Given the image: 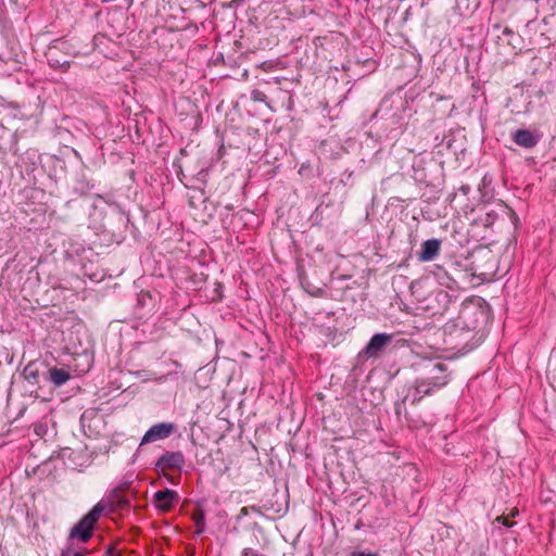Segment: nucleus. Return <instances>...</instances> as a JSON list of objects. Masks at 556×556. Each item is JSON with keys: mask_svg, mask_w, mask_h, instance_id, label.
Wrapping results in <instances>:
<instances>
[{"mask_svg": "<svg viewBox=\"0 0 556 556\" xmlns=\"http://www.w3.org/2000/svg\"><path fill=\"white\" fill-rule=\"evenodd\" d=\"M485 321L484 311L476 305H464L456 318L445 323L442 328L443 343L446 349L469 352L479 344L471 342L479 327Z\"/></svg>", "mask_w": 556, "mask_h": 556, "instance_id": "nucleus-1", "label": "nucleus"}, {"mask_svg": "<svg viewBox=\"0 0 556 556\" xmlns=\"http://www.w3.org/2000/svg\"><path fill=\"white\" fill-rule=\"evenodd\" d=\"M416 369L419 376L415 381V390L420 395L419 397H414L413 403H416L425 395H429L433 388L446 386L450 380L447 365L441 361L422 359L416 364Z\"/></svg>", "mask_w": 556, "mask_h": 556, "instance_id": "nucleus-2", "label": "nucleus"}, {"mask_svg": "<svg viewBox=\"0 0 556 556\" xmlns=\"http://www.w3.org/2000/svg\"><path fill=\"white\" fill-rule=\"evenodd\" d=\"M104 510L102 502L97 503L91 510L85 515L70 531L71 539H78L83 543H87L92 534L96 523Z\"/></svg>", "mask_w": 556, "mask_h": 556, "instance_id": "nucleus-3", "label": "nucleus"}, {"mask_svg": "<svg viewBox=\"0 0 556 556\" xmlns=\"http://www.w3.org/2000/svg\"><path fill=\"white\" fill-rule=\"evenodd\" d=\"M392 342V334L384 332L376 333L371 337L366 346L359 352V357L376 358L380 356L383 350Z\"/></svg>", "mask_w": 556, "mask_h": 556, "instance_id": "nucleus-4", "label": "nucleus"}, {"mask_svg": "<svg viewBox=\"0 0 556 556\" xmlns=\"http://www.w3.org/2000/svg\"><path fill=\"white\" fill-rule=\"evenodd\" d=\"M426 301H427V304H426L425 308L431 311L432 315H438V314L443 315L447 311V308L452 302V296L448 294L447 291L439 289V290L432 291L428 295Z\"/></svg>", "mask_w": 556, "mask_h": 556, "instance_id": "nucleus-5", "label": "nucleus"}, {"mask_svg": "<svg viewBox=\"0 0 556 556\" xmlns=\"http://www.w3.org/2000/svg\"><path fill=\"white\" fill-rule=\"evenodd\" d=\"M175 430L176 426L173 422L155 424L147 430L143 438L141 439L140 445L167 439L174 433Z\"/></svg>", "mask_w": 556, "mask_h": 556, "instance_id": "nucleus-6", "label": "nucleus"}, {"mask_svg": "<svg viewBox=\"0 0 556 556\" xmlns=\"http://www.w3.org/2000/svg\"><path fill=\"white\" fill-rule=\"evenodd\" d=\"M153 502L159 510L168 511L179 502V496L175 490H160L154 493Z\"/></svg>", "mask_w": 556, "mask_h": 556, "instance_id": "nucleus-7", "label": "nucleus"}, {"mask_svg": "<svg viewBox=\"0 0 556 556\" xmlns=\"http://www.w3.org/2000/svg\"><path fill=\"white\" fill-rule=\"evenodd\" d=\"M442 241L440 239H428L421 243L417 258L420 263L434 261L441 252Z\"/></svg>", "mask_w": 556, "mask_h": 556, "instance_id": "nucleus-8", "label": "nucleus"}, {"mask_svg": "<svg viewBox=\"0 0 556 556\" xmlns=\"http://www.w3.org/2000/svg\"><path fill=\"white\" fill-rule=\"evenodd\" d=\"M185 465V456L181 452H165L160 456L155 466L162 471L165 469L181 470Z\"/></svg>", "mask_w": 556, "mask_h": 556, "instance_id": "nucleus-9", "label": "nucleus"}, {"mask_svg": "<svg viewBox=\"0 0 556 556\" xmlns=\"http://www.w3.org/2000/svg\"><path fill=\"white\" fill-rule=\"evenodd\" d=\"M130 488V482H122L115 489H113L109 496L108 502L109 505L114 508H125L130 505L129 497L125 494Z\"/></svg>", "mask_w": 556, "mask_h": 556, "instance_id": "nucleus-10", "label": "nucleus"}, {"mask_svg": "<svg viewBox=\"0 0 556 556\" xmlns=\"http://www.w3.org/2000/svg\"><path fill=\"white\" fill-rule=\"evenodd\" d=\"M511 138L517 146L525 149H533L540 141V136L529 129H517Z\"/></svg>", "mask_w": 556, "mask_h": 556, "instance_id": "nucleus-11", "label": "nucleus"}, {"mask_svg": "<svg viewBox=\"0 0 556 556\" xmlns=\"http://www.w3.org/2000/svg\"><path fill=\"white\" fill-rule=\"evenodd\" d=\"M46 378L55 387H61L71 379V374L66 369L52 367L48 369Z\"/></svg>", "mask_w": 556, "mask_h": 556, "instance_id": "nucleus-12", "label": "nucleus"}, {"mask_svg": "<svg viewBox=\"0 0 556 556\" xmlns=\"http://www.w3.org/2000/svg\"><path fill=\"white\" fill-rule=\"evenodd\" d=\"M93 187L94 185L84 174L76 179L75 191L80 195L87 194Z\"/></svg>", "mask_w": 556, "mask_h": 556, "instance_id": "nucleus-13", "label": "nucleus"}, {"mask_svg": "<svg viewBox=\"0 0 556 556\" xmlns=\"http://www.w3.org/2000/svg\"><path fill=\"white\" fill-rule=\"evenodd\" d=\"M23 376L27 382L33 383V384L37 383L38 377H39V371H38L36 364L29 363L28 365H26L23 370Z\"/></svg>", "mask_w": 556, "mask_h": 556, "instance_id": "nucleus-14", "label": "nucleus"}, {"mask_svg": "<svg viewBox=\"0 0 556 556\" xmlns=\"http://www.w3.org/2000/svg\"><path fill=\"white\" fill-rule=\"evenodd\" d=\"M498 215L494 210H490L485 212L483 215H481L476 223L481 224L483 227H491L495 220L497 219Z\"/></svg>", "mask_w": 556, "mask_h": 556, "instance_id": "nucleus-15", "label": "nucleus"}, {"mask_svg": "<svg viewBox=\"0 0 556 556\" xmlns=\"http://www.w3.org/2000/svg\"><path fill=\"white\" fill-rule=\"evenodd\" d=\"M193 521L197 527L195 534L201 535L205 531V514H204V511L200 510L197 514H194Z\"/></svg>", "mask_w": 556, "mask_h": 556, "instance_id": "nucleus-16", "label": "nucleus"}, {"mask_svg": "<svg viewBox=\"0 0 556 556\" xmlns=\"http://www.w3.org/2000/svg\"><path fill=\"white\" fill-rule=\"evenodd\" d=\"M26 157L29 160L30 165L27 166L25 168V170L27 173L34 172L36 169V167H37V164H38V161H39V155L35 151H33V152H27L26 153Z\"/></svg>", "mask_w": 556, "mask_h": 556, "instance_id": "nucleus-17", "label": "nucleus"}, {"mask_svg": "<svg viewBox=\"0 0 556 556\" xmlns=\"http://www.w3.org/2000/svg\"><path fill=\"white\" fill-rule=\"evenodd\" d=\"M251 99L254 102H265L267 97H266V94L263 91H261L258 89H254L251 92Z\"/></svg>", "mask_w": 556, "mask_h": 556, "instance_id": "nucleus-18", "label": "nucleus"}, {"mask_svg": "<svg viewBox=\"0 0 556 556\" xmlns=\"http://www.w3.org/2000/svg\"><path fill=\"white\" fill-rule=\"evenodd\" d=\"M350 556H378V554L372 552H363L355 549L351 552Z\"/></svg>", "mask_w": 556, "mask_h": 556, "instance_id": "nucleus-19", "label": "nucleus"}, {"mask_svg": "<svg viewBox=\"0 0 556 556\" xmlns=\"http://www.w3.org/2000/svg\"><path fill=\"white\" fill-rule=\"evenodd\" d=\"M241 556H262L257 551L253 548H244Z\"/></svg>", "mask_w": 556, "mask_h": 556, "instance_id": "nucleus-20", "label": "nucleus"}, {"mask_svg": "<svg viewBox=\"0 0 556 556\" xmlns=\"http://www.w3.org/2000/svg\"><path fill=\"white\" fill-rule=\"evenodd\" d=\"M496 521H497V522H500V523H502V525H504V526H506V527H508V528H510V527L513 526V523H511V522H509L508 518H507V517H505V516H500V517H497V518H496Z\"/></svg>", "mask_w": 556, "mask_h": 556, "instance_id": "nucleus-21", "label": "nucleus"}, {"mask_svg": "<svg viewBox=\"0 0 556 556\" xmlns=\"http://www.w3.org/2000/svg\"><path fill=\"white\" fill-rule=\"evenodd\" d=\"M248 514H249L248 507H242L240 509V513H239L237 519L240 520L241 518L248 516Z\"/></svg>", "mask_w": 556, "mask_h": 556, "instance_id": "nucleus-22", "label": "nucleus"}, {"mask_svg": "<svg viewBox=\"0 0 556 556\" xmlns=\"http://www.w3.org/2000/svg\"><path fill=\"white\" fill-rule=\"evenodd\" d=\"M447 282H445L446 287L447 288H453L454 286H456V281L454 279H452L451 277L447 276Z\"/></svg>", "mask_w": 556, "mask_h": 556, "instance_id": "nucleus-23", "label": "nucleus"}, {"mask_svg": "<svg viewBox=\"0 0 556 556\" xmlns=\"http://www.w3.org/2000/svg\"><path fill=\"white\" fill-rule=\"evenodd\" d=\"M460 190L463 191V193L467 194L469 192V190H470V187L469 186H463L460 188Z\"/></svg>", "mask_w": 556, "mask_h": 556, "instance_id": "nucleus-24", "label": "nucleus"}, {"mask_svg": "<svg viewBox=\"0 0 556 556\" xmlns=\"http://www.w3.org/2000/svg\"><path fill=\"white\" fill-rule=\"evenodd\" d=\"M503 34L507 36V35L513 34V31L506 27V28L503 30Z\"/></svg>", "mask_w": 556, "mask_h": 556, "instance_id": "nucleus-25", "label": "nucleus"}, {"mask_svg": "<svg viewBox=\"0 0 556 556\" xmlns=\"http://www.w3.org/2000/svg\"><path fill=\"white\" fill-rule=\"evenodd\" d=\"M73 556H85L81 552H75Z\"/></svg>", "mask_w": 556, "mask_h": 556, "instance_id": "nucleus-26", "label": "nucleus"}]
</instances>
